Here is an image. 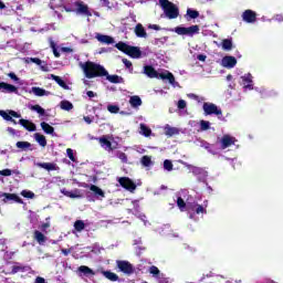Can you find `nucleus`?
Masks as SVG:
<instances>
[{
	"instance_id": "1",
	"label": "nucleus",
	"mask_w": 283,
	"mask_h": 283,
	"mask_svg": "<svg viewBox=\"0 0 283 283\" xmlns=\"http://www.w3.org/2000/svg\"><path fill=\"white\" fill-rule=\"evenodd\" d=\"M80 67L83 70L86 78H96V76H106V81L109 83H123V77L118 75H109L107 70L101 64L94 62L80 63Z\"/></svg>"
},
{
	"instance_id": "2",
	"label": "nucleus",
	"mask_w": 283,
	"mask_h": 283,
	"mask_svg": "<svg viewBox=\"0 0 283 283\" xmlns=\"http://www.w3.org/2000/svg\"><path fill=\"white\" fill-rule=\"evenodd\" d=\"M184 196H187V190H181L177 198V206L180 209V211H188L190 219L193 220L195 216H205L207 213V208L203 206H200L199 203H187L185 202Z\"/></svg>"
},
{
	"instance_id": "3",
	"label": "nucleus",
	"mask_w": 283,
	"mask_h": 283,
	"mask_svg": "<svg viewBox=\"0 0 283 283\" xmlns=\"http://www.w3.org/2000/svg\"><path fill=\"white\" fill-rule=\"evenodd\" d=\"M144 73L149 76V78H160L161 81H168V83L172 87H180V83L176 81V77L174 76V73L169 71H155L151 66H145Z\"/></svg>"
},
{
	"instance_id": "4",
	"label": "nucleus",
	"mask_w": 283,
	"mask_h": 283,
	"mask_svg": "<svg viewBox=\"0 0 283 283\" xmlns=\"http://www.w3.org/2000/svg\"><path fill=\"white\" fill-rule=\"evenodd\" d=\"M159 6L161 7L166 19H178V17H180V10L171 1L159 0Z\"/></svg>"
},
{
	"instance_id": "5",
	"label": "nucleus",
	"mask_w": 283,
	"mask_h": 283,
	"mask_svg": "<svg viewBox=\"0 0 283 283\" xmlns=\"http://www.w3.org/2000/svg\"><path fill=\"white\" fill-rule=\"evenodd\" d=\"M115 48H117V50L120 52H124V54L132 56L133 59H140L142 52L138 46H130L125 42H118L115 44Z\"/></svg>"
},
{
	"instance_id": "6",
	"label": "nucleus",
	"mask_w": 283,
	"mask_h": 283,
	"mask_svg": "<svg viewBox=\"0 0 283 283\" xmlns=\"http://www.w3.org/2000/svg\"><path fill=\"white\" fill-rule=\"evenodd\" d=\"M170 32H176L179 36H193L195 34H200V27L198 24L191 27H177L170 29Z\"/></svg>"
},
{
	"instance_id": "7",
	"label": "nucleus",
	"mask_w": 283,
	"mask_h": 283,
	"mask_svg": "<svg viewBox=\"0 0 283 283\" xmlns=\"http://www.w3.org/2000/svg\"><path fill=\"white\" fill-rule=\"evenodd\" d=\"M240 85L243 87L244 92H251L252 90H255V87H253V75L251 73H245L240 77Z\"/></svg>"
},
{
	"instance_id": "8",
	"label": "nucleus",
	"mask_w": 283,
	"mask_h": 283,
	"mask_svg": "<svg viewBox=\"0 0 283 283\" xmlns=\"http://www.w3.org/2000/svg\"><path fill=\"white\" fill-rule=\"evenodd\" d=\"M205 116H211L214 114V116H222V109H220L216 104L205 102L202 106Z\"/></svg>"
},
{
	"instance_id": "9",
	"label": "nucleus",
	"mask_w": 283,
	"mask_h": 283,
	"mask_svg": "<svg viewBox=\"0 0 283 283\" xmlns=\"http://www.w3.org/2000/svg\"><path fill=\"white\" fill-rule=\"evenodd\" d=\"M76 14H83L84 17H92V11L85 2L77 0L73 3Z\"/></svg>"
},
{
	"instance_id": "10",
	"label": "nucleus",
	"mask_w": 283,
	"mask_h": 283,
	"mask_svg": "<svg viewBox=\"0 0 283 283\" xmlns=\"http://www.w3.org/2000/svg\"><path fill=\"white\" fill-rule=\"evenodd\" d=\"M118 182L120 187L127 189V191H136V184H134V181H132V179H129L128 177H120L118 179Z\"/></svg>"
},
{
	"instance_id": "11",
	"label": "nucleus",
	"mask_w": 283,
	"mask_h": 283,
	"mask_svg": "<svg viewBox=\"0 0 283 283\" xmlns=\"http://www.w3.org/2000/svg\"><path fill=\"white\" fill-rule=\"evenodd\" d=\"M241 18L244 23H255V21L258 20V14L255 13V11L248 9L242 13Z\"/></svg>"
},
{
	"instance_id": "12",
	"label": "nucleus",
	"mask_w": 283,
	"mask_h": 283,
	"mask_svg": "<svg viewBox=\"0 0 283 283\" xmlns=\"http://www.w3.org/2000/svg\"><path fill=\"white\" fill-rule=\"evenodd\" d=\"M238 143V139L231 135H223L220 139L221 149H227L231 147V145H235Z\"/></svg>"
},
{
	"instance_id": "13",
	"label": "nucleus",
	"mask_w": 283,
	"mask_h": 283,
	"mask_svg": "<svg viewBox=\"0 0 283 283\" xmlns=\"http://www.w3.org/2000/svg\"><path fill=\"white\" fill-rule=\"evenodd\" d=\"M179 163H180V165H184V167H187L188 170L191 171V174H193L195 176L203 175V178H207V172H205V170L202 168L189 165L182 160H179Z\"/></svg>"
},
{
	"instance_id": "14",
	"label": "nucleus",
	"mask_w": 283,
	"mask_h": 283,
	"mask_svg": "<svg viewBox=\"0 0 283 283\" xmlns=\"http://www.w3.org/2000/svg\"><path fill=\"white\" fill-rule=\"evenodd\" d=\"M117 266L125 275H132V273H134V266L127 261H117Z\"/></svg>"
},
{
	"instance_id": "15",
	"label": "nucleus",
	"mask_w": 283,
	"mask_h": 283,
	"mask_svg": "<svg viewBox=\"0 0 283 283\" xmlns=\"http://www.w3.org/2000/svg\"><path fill=\"white\" fill-rule=\"evenodd\" d=\"M222 67H227L228 70H232L234 65H238V60L231 55H227L221 60Z\"/></svg>"
},
{
	"instance_id": "16",
	"label": "nucleus",
	"mask_w": 283,
	"mask_h": 283,
	"mask_svg": "<svg viewBox=\"0 0 283 283\" xmlns=\"http://www.w3.org/2000/svg\"><path fill=\"white\" fill-rule=\"evenodd\" d=\"M95 39L99 42L103 43L104 45H114L115 40L114 38L101 33L95 34Z\"/></svg>"
},
{
	"instance_id": "17",
	"label": "nucleus",
	"mask_w": 283,
	"mask_h": 283,
	"mask_svg": "<svg viewBox=\"0 0 283 283\" xmlns=\"http://www.w3.org/2000/svg\"><path fill=\"white\" fill-rule=\"evenodd\" d=\"M98 142L101 144V147H103V149H105L106 151H113L114 149H116V146L112 145V142H109V137L107 136L98 138Z\"/></svg>"
},
{
	"instance_id": "18",
	"label": "nucleus",
	"mask_w": 283,
	"mask_h": 283,
	"mask_svg": "<svg viewBox=\"0 0 283 283\" xmlns=\"http://www.w3.org/2000/svg\"><path fill=\"white\" fill-rule=\"evenodd\" d=\"M2 202H18L19 205H23V200L18 197L15 193H8L4 192V198L2 199Z\"/></svg>"
},
{
	"instance_id": "19",
	"label": "nucleus",
	"mask_w": 283,
	"mask_h": 283,
	"mask_svg": "<svg viewBox=\"0 0 283 283\" xmlns=\"http://www.w3.org/2000/svg\"><path fill=\"white\" fill-rule=\"evenodd\" d=\"M164 132H165L166 136L171 138V136H178V134H180V128L172 127L169 124H167V125L164 126Z\"/></svg>"
},
{
	"instance_id": "20",
	"label": "nucleus",
	"mask_w": 283,
	"mask_h": 283,
	"mask_svg": "<svg viewBox=\"0 0 283 283\" xmlns=\"http://www.w3.org/2000/svg\"><path fill=\"white\" fill-rule=\"evenodd\" d=\"M61 193H63V196H66V198H83V195L81 193V190H78V189L69 191L67 189L63 188L61 190Z\"/></svg>"
},
{
	"instance_id": "21",
	"label": "nucleus",
	"mask_w": 283,
	"mask_h": 283,
	"mask_svg": "<svg viewBox=\"0 0 283 283\" xmlns=\"http://www.w3.org/2000/svg\"><path fill=\"white\" fill-rule=\"evenodd\" d=\"M0 92H7L8 94L17 93V86L8 84L6 82L0 83Z\"/></svg>"
},
{
	"instance_id": "22",
	"label": "nucleus",
	"mask_w": 283,
	"mask_h": 283,
	"mask_svg": "<svg viewBox=\"0 0 283 283\" xmlns=\"http://www.w3.org/2000/svg\"><path fill=\"white\" fill-rule=\"evenodd\" d=\"M30 94H34V96H50V91H45L39 86H33L30 91Z\"/></svg>"
},
{
	"instance_id": "23",
	"label": "nucleus",
	"mask_w": 283,
	"mask_h": 283,
	"mask_svg": "<svg viewBox=\"0 0 283 283\" xmlns=\"http://www.w3.org/2000/svg\"><path fill=\"white\" fill-rule=\"evenodd\" d=\"M35 165L36 167H41V169H45L46 171H56V169H59V166L52 163H38Z\"/></svg>"
},
{
	"instance_id": "24",
	"label": "nucleus",
	"mask_w": 283,
	"mask_h": 283,
	"mask_svg": "<svg viewBox=\"0 0 283 283\" xmlns=\"http://www.w3.org/2000/svg\"><path fill=\"white\" fill-rule=\"evenodd\" d=\"M19 123L27 129L28 132H36V125L28 119H20Z\"/></svg>"
},
{
	"instance_id": "25",
	"label": "nucleus",
	"mask_w": 283,
	"mask_h": 283,
	"mask_svg": "<svg viewBox=\"0 0 283 283\" xmlns=\"http://www.w3.org/2000/svg\"><path fill=\"white\" fill-rule=\"evenodd\" d=\"M135 34L139 39H147V31H145V27H143V24H140V23H138L135 27Z\"/></svg>"
},
{
	"instance_id": "26",
	"label": "nucleus",
	"mask_w": 283,
	"mask_h": 283,
	"mask_svg": "<svg viewBox=\"0 0 283 283\" xmlns=\"http://www.w3.org/2000/svg\"><path fill=\"white\" fill-rule=\"evenodd\" d=\"M34 240H36V242L41 245L45 244V242L48 241V238L45 237V234H43L41 231L35 230L34 234H33Z\"/></svg>"
},
{
	"instance_id": "27",
	"label": "nucleus",
	"mask_w": 283,
	"mask_h": 283,
	"mask_svg": "<svg viewBox=\"0 0 283 283\" xmlns=\"http://www.w3.org/2000/svg\"><path fill=\"white\" fill-rule=\"evenodd\" d=\"M90 189L93 191V193H95V196H97L99 200H103V198H105V191H103V189H101L98 186L91 185Z\"/></svg>"
},
{
	"instance_id": "28",
	"label": "nucleus",
	"mask_w": 283,
	"mask_h": 283,
	"mask_svg": "<svg viewBox=\"0 0 283 283\" xmlns=\"http://www.w3.org/2000/svg\"><path fill=\"white\" fill-rule=\"evenodd\" d=\"M60 108L63 109L64 112H72L74 109V104L67 99H63L60 102Z\"/></svg>"
},
{
	"instance_id": "29",
	"label": "nucleus",
	"mask_w": 283,
	"mask_h": 283,
	"mask_svg": "<svg viewBox=\"0 0 283 283\" xmlns=\"http://www.w3.org/2000/svg\"><path fill=\"white\" fill-rule=\"evenodd\" d=\"M34 140L40 145V147H46L48 146V139H45V136L39 133L34 134Z\"/></svg>"
},
{
	"instance_id": "30",
	"label": "nucleus",
	"mask_w": 283,
	"mask_h": 283,
	"mask_svg": "<svg viewBox=\"0 0 283 283\" xmlns=\"http://www.w3.org/2000/svg\"><path fill=\"white\" fill-rule=\"evenodd\" d=\"M139 134L142 136H145L146 138H149V136H151V128H149V126H147L145 124H140L139 125Z\"/></svg>"
},
{
	"instance_id": "31",
	"label": "nucleus",
	"mask_w": 283,
	"mask_h": 283,
	"mask_svg": "<svg viewBox=\"0 0 283 283\" xmlns=\"http://www.w3.org/2000/svg\"><path fill=\"white\" fill-rule=\"evenodd\" d=\"M40 127L42 128V130L44 132V134H49L51 136H54V127H52L50 124L42 122L40 124Z\"/></svg>"
},
{
	"instance_id": "32",
	"label": "nucleus",
	"mask_w": 283,
	"mask_h": 283,
	"mask_svg": "<svg viewBox=\"0 0 283 283\" xmlns=\"http://www.w3.org/2000/svg\"><path fill=\"white\" fill-rule=\"evenodd\" d=\"M196 145H198L199 147H203V149H207L210 154L216 155V151H213V149H211V146L209 145V143L202 140V139H197L195 142Z\"/></svg>"
},
{
	"instance_id": "33",
	"label": "nucleus",
	"mask_w": 283,
	"mask_h": 283,
	"mask_svg": "<svg viewBox=\"0 0 283 283\" xmlns=\"http://www.w3.org/2000/svg\"><path fill=\"white\" fill-rule=\"evenodd\" d=\"M102 273L106 280H109L111 282H118V274L111 271H104Z\"/></svg>"
},
{
	"instance_id": "34",
	"label": "nucleus",
	"mask_w": 283,
	"mask_h": 283,
	"mask_svg": "<svg viewBox=\"0 0 283 283\" xmlns=\"http://www.w3.org/2000/svg\"><path fill=\"white\" fill-rule=\"evenodd\" d=\"M52 80L55 81V83H57V85H60V87H62L63 90H70V86H67V84L65 83V81H63V78H61L59 75H51Z\"/></svg>"
},
{
	"instance_id": "35",
	"label": "nucleus",
	"mask_w": 283,
	"mask_h": 283,
	"mask_svg": "<svg viewBox=\"0 0 283 283\" xmlns=\"http://www.w3.org/2000/svg\"><path fill=\"white\" fill-rule=\"evenodd\" d=\"M129 104L132 107H140L143 105V99L135 95L129 98Z\"/></svg>"
},
{
	"instance_id": "36",
	"label": "nucleus",
	"mask_w": 283,
	"mask_h": 283,
	"mask_svg": "<svg viewBox=\"0 0 283 283\" xmlns=\"http://www.w3.org/2000/svg\"><path fill=\"white\" fill-rule=\"evenodd\" d=\"M140 163L144 167H151L154 165V161H151V157L147 155L142 157Z\"/></svg>"
},
{
	"instance_id": "37",
	"label": "nucleus",
	"mask_w": 283,
	"mask_h": 283,
	"mask_svg": "<svg viewBox=\"0 0 283 283\" xmlns=\"http://www.w3.org/2000/svg\"><path fill=\"white\" fill-rule=\"evenodd\" d=\"M78 272L83 273L84 275H96V273H94V271L85 265H81L78 268Z\"/></svg>"
},
{
	"instance_id": "38",
	"label": "nucleus",
	"mask_w": 283,
	"mask_h": 283,
	"mask_svg": "<svg viewBox=\"0 0 283 283\" xmlns=\"http://www.w3.org/2000/svg\"><path fill=\"white\" fill-rule=\"evenodd\" d=\"M15 147H18V149H22L23 151H25L27 149H30L32 147V144H30L29 142H18L15 144Z\"/></svg>"
},
{
	"instance_id": "39",
	"label": "nucleus",
	"mask_w": 283,
	"mask_h": 283,
	"mask_svg": "<svg viewBox=\"0 0 283 283\" xmlns=\"http://www.w3.org/2000/svg\"><path fill=\"white\" fill-rule=\"evenodd\" d=\"M222 50L231 51L233 49V42L230 39L222 41Z\"/></svg>"
},
{
	"instance_id": "40",
	"label": "nucleus",
	"mask_w": 283,
	"mask_h": 283,
	"mask_svg": "<svg viewBox=\"0 0 283 283\" xmlns=\"http://www.w3.org/2000/svg\"><path fill=\"white\" fill-rule=\"evenodd\" d=\"M107 112H109V114H118L120 112V107L116 104H108Z\"/></svg>"
},
{
	"instance_id": "41",
	"label": "nucleus",
	"mask_w": 283,
	"mask_h": 283,
	"mask_svg": "<svg viewBox=\"0 0 283 283\" xmlns=\"http://www.w3.org/2000/svg\"><path fill=\"white\" fill-rule=\"evenodd\" d=\"M199 125H200V130L201 132H207V129L211 128V123L209 120L201 119L199 122Z\"/></svg>"
},
{
	"instance_id": "42",
	"label": "nucleus",
	"mask_w": 283,
	"mask_h": 283,
	"mask_svg": "<svg viewBox=\"0 0 283 283\" xmlns=\"http://www.w3.org/2000/svg\"><path fill=\"white\" fill-rule=\"evenodd\" d=\"M85 227H86V223L83 220H77L74 223V229H75V231H78V232L83 231V229H85Z\"/></svg>"
},
{
	"instance_id": "43",
	"label": "nucleus",
	"mask_w": 283,
	"mask_h": 283,
	"mask_svg": "<svg viewBox=\"0 0 283 283\" xmlns=\"http://www.w3.org/2000/svg\"><path fill=\"white\" fill-rule=\"evenodd\" d=\"M32 112H36L40 116H45V108L41 107V105L31 106Z\"/></svg>"
},
{
	"instance_id": "44",
	"label": "nucleus",
	"mask_w": 283,
	"mask_h": 283,
	"mask_svg": "<svg viewBox=\"0 0 283 283\" xmlns=\"http://www.w3.org/2000/svg\"><path fill=\"white\" fill-rule=\"evenodd\" d=\"M32 112H36L40 116H45V108L41 107V105L31 106Z\"/></svg>"
},
{
	"instance_id": "45",
	"label": "nucleus",
	"mask_w": 283,
	"mask_h": 283,
	"mask_svg": "<svg viewBox=\"0 0 283 283\" xmlns=\"http://www.w3.org/2000/svg\"><path fill=\"white\" fill-rule=\"evenodd\" d=\"M155 280L157 283H170L171 282L169 280V277L165 276L164 273H160Z\"/></svg>"
},
{
	"instance_id": "46",
	"label": "nucleus",
	"mask_w": 283,
	"mask_h": 283,
	"mask_svg": "<svg viewBox=\"0 0 283 283\" xmlns=\"http://www.w3.org/2000/svg\"><path fill=\"white\" fill-rule=\"evenodd\" d=\"M149 274L153 275V277H155L156 280L160 274V270L157 266L153 265L149 268Z\"/></svg>"
},
{
	"instance_id": "47",
	"label": "nucleus",
	"mask_w": 283,
	"mask_h": 283,
	"mask_svg": "<svg viewBox=\"0 0 283 283\" xmlns=\"http://www.w3.org/2000/svg\"><path fill=\"white\" fill-rule=\"evenodd\" d=\"M164 169H165L166 171H174V164L171 163V160L166 159V160L164 161Z\"/></svg>"
},
{
	"instance_id": "48",
	"label": "nucleus",
	"mask_w": 283,
	"mask_h": 283,
	"mask_svg": "<svg viewBox=\"0 0 283 283\" xmlns=\"http://www.w3.org/2000/svg\"><path fill=\"white\" fill-rule=\"evenodd\" d=\"M50 48L52 49L54 56L59 59V56H61V53H59V51L56 50V43L53 42L52 39H50Z\"/></svg>"
},
{
	"instance_id": "49",
	"label": "nucleus",
	"mask_w": 283,
	"mask_h": 283,
	"mask_svg": "<svg viewBox=\"0 0 283 283\" xmlns=\"http://www.w3.org/2000/svg\"><path fill=\"white\" fill-rule=\"evenodd\" d=\"M187 14L188 17H190V19H198L200 17V13L198 11L191 9L187 10Z\"/></svg>"
},
{
	"instance_id": "50",
	"label": "nucleus",
	"mask_w": 283,
	"mask_h": 283,
	"mask_svg": "<svg viewBox=\"0 0 283 283\" xmlns=\"http://www.w3.org/2000/svg\"><path fill=\"white\" fill-rule=\"evenodd\" d=\"M0 116L4 120H12V116L10 115V111H0Z\"/></svg>"
},
{
	"instance_id": "51",
	"label": "nucleus",
	"mask_w": 283,
	"mask_h": 283,
	"mask_svg": "<svg viewBox=\"0 0 283 283\" xmlns=\"http://www.w3.org/2000/svg\"><path fill=\"white\" fill-rule=\"evenodd\" d=\"M25 63H35V65H41L42 61L39 57H27Z\"/></svg>"
},
{
	"instance_id": "52",
	"label": "nucleus",
	"mask_w": 283,
	"mask_h": 283,
	"mask_svg": "<svg viewBox=\"0 0 283 283\" xmlns=\"http://www.w3.org/2000/svg\"><path fill=\"white\" fill-rule=\"evenodd\" d=\"M21 196H23V198H29L30 200H32L34 198V192L30 190H22Z\"/></svg>"
},
{
	"instance_id": "53",
	"label": "nucleus",
	"mask_w": 283,
	"mask_h": 283,
	"mask_svg": "<svg viewBox=\"0 0 283 283\" xmlns=\"http://www.w3.org/2000/svg\"><path fill=\"white\" fill-rule=\"evenodd\" d=\"M64 0H51V8L54 10V8H61L63 6Z\"/></svg>"
},
{
	"instance_id": "54",
	"label": "nucleus",
	"mask_w": 283,
	"mask_h": 283,
	"mask_svg": "<svg viewBox=\"0 0 283 283\" xmlns=\"http://www.w3.org/2000/svg\"><path fill=\"white\" fill-rule=\"evenodd\" d=\"M66 155L72 160V163H76V158H74V150L72 148L66 149Z\"/></svg>"
},
{
	"instance_id": "55",
	"label": "nucleus",
	"mask_w": 283,
	"mask_h": 283,
	"mask_svg": "<svg viewBox=\"0 0 283 283\" xmlns=\"http://www.w3.org/2000/svg\"><path fill=\"white\" fill-rule=\"evenodd\" d=\"M25 268H23V265H13L12 268V274L14 275V273H19V271H24Z\"/></svg>"
},
{
	"instance_id": "56",
	"label": "nucleus",
	"mask_w": 283,
	"mask_h": 283,
	"mask_svg": "<svg viewBox=\"0 0 283 283\" xmlns=\"http://www.w3.org/2000/svg\"><path fill=\"white\" fill-rule=\"evenodd\" d=\"M178 109H185L187 107V102L185 99H179L177 103Z\"/></svg>"
},
{
	"instance_id": "57",
	"label": "nucleus",
	"mask_w": 283,
	"mask_h": 283,
	"mask_svg": "<svg viewBox=\"0 0 283 283\" xmlns=\"http://www.w3.org/2000/svg\"><path fill=\"white\" fill-rule=\"evenodd\" d=\"M0 176H12V170L11 169H3V170H0Z\"/></svg>"
},
{
	"instance_id": "58",
	"label": "nucleus",
	"mask_w": 283,
	"mask_h": 283,
	"mask_svg": "<svg viewBox=\"0 0 283 283\" xmlns=\"http://www.w3.org/2000/svg\"><path fill=\"white\" fill-rule=\"evenodd\" d=\"M48 229H50V219H46V222L41 224L42 231H48Z\"/></svg>"
},
{
	"instance_id": "59",
	"label": "nucleus",
	"mask_w": 283,
	"mask_h": 283,
	"mask_svg": "<svg viewBox=\"0 0 283 283\" xmlns=\"http://www.w3.org/2000/svg\"><path fill=\"white\" fill-rule=\"evenodd\" d=\"M61 52L72 54V52H74V49H72L70 46H62Z\"/></svg>"
},
{
	"instance_id": "60",
	"label": "nucleus",
	"mask_w": 283,
	"mask_h": 283,
	"mask_svg": "<svg viewBox=\"0 0 283 283\" xmlns=\"http://www.w3.org/2000/svg\"><path fill=\"white\" fill-rule=\"evenodd\" d=\"M118 158L122 163H127V155H125V153H119Z\"/></svg>"
},
{
	"instance_id": "61",
	"label": "nucleus",
	"mask_w": 283,
	"mask_h": 283,
	"mask_svg": "<svg viewBox=\"0 0 283 283\" xmlns=\"http://www.w3.org/2000/svg\"><path fill=\"white\" fill-rule=\"evenodd\" d=\"M9 114L11 118H21V114L14 112V111H9Z\"/></svg>"
},
{
	"instance_id": "62",
	"label": "nucleus",
	"mask_w": 283,
	"mask_h": 283,
	"mask_svg": "<svg viewBox=\"0 0 283 283\" xmlns=\"http://www.w3.org/2000/svg\"><path fill=\"white\" fill-rule=\"evenodd\" d=\"M137 218H139V220L144 221L145 227H147V217L145 214L139 213L137 216Z\"/></svg>"
},
{
	"instance_id": "63",
	"label": "nucleus",
	"mask_w": 283,
	"mask_h": 283,
	"mask_svg": "<svg viewBox=\"0 0 283 283\" xmlns=\"http://www.w3.org/2000/svg\"><path fill=\"white\" fill-rule=\"evenodd\" d=\"M122 61H123L125 67H127L128 70L132 69V62L129 60L123 59Z\"/></svg>"
},
{
	"instance_id": "64",
	"label": "nucleus",
	"mask_w": 283,
	"mask_h": 283,
	"mask_svg": "<svg viewBox=\"0 0 283 283\" xmlns=\"http://www.w3.org/2000/svg\"><path fill=\"white\" fill-rule=\"evenodd\" d=\"M34 283H46L45 282V279H43V277H41V276H38L36 279H35V282Z\"/></svg>"
}]
</instances>
